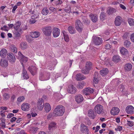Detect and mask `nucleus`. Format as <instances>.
Listing matches in <instances>:
<instances>
[{
    "instance_id": "f257e3e1",
    "label": "nucleus",
    "mask_w": 134,
    "mask_h": 134,
    "mask_svg": "<svg viewBox=\"0 0 134 134\" xmlns=\"http://www.w3.org/2000/svg\"><path fill=\"white\" fill-rule=\"evenodd\" d=\"M65 112V109L62 105L57 106L54 109L53 114L54 116H62Z\"/></svg>"
},
{
    "instance_id": "f03ea898",
    "label": "nucleus",
    "mask_w": 134,
    "mask_h": 134,
    "mask_svg": "<svg viewBox=\"0 0 134 134\" xmlns=\"http://www.w3.org/2000/svg\"><path fill=\"white\" fill-rule=\"evenodd\" d=\"M75 27L76 29L79 32H81L83 30V25L80 20H77L76 21Z\"/></svg>"
},
{
    "instance_id": "7ed1b4c3",
    "label": "nucleus",
    "mask_w": 134,
    "mask_h": 134,
    "mask_svg": "<svg viewBox=\"0 0 134 134\" xmlns=\"http://www.w3.org/2000/svg\"><path fill=\"white\" fill-rule=\"evenodd\" d=\"M52 30V27L51 26L44 27L42 29L43 33L47 36H49L51 35Z\"/></svg>"
},
{
    "instance_id": "20e7f679",
    "label": "nucleus",
    "mask_w": 134,
    "mask_h": 134,
    "mask_svg": "<svg viewBox=\"0 0 134 134\" xmlns=\"http://www.w3.org/2000/svg\"><path fill=\"white\" fill-rule=\"evenodd\" d=\"M94 110L95 112L98 114H102L104 112L103 106L99 104H98L95 106Z\"/></svg>"
},
{
    "instance_id": "39448f33",
    "label": "nucleus",
    "mask_w": 134,
    "mask_h": 134,
    "mask_svg": "<svg viewBox=\"0 0 134 134\" xmlns=\"http://www.w3.org/2000/svg\"><path fill=\"white\" fill-rule=\"evenodd\" d=\"M92 63L89 62H86L85 67V69L82 70V73L87 74L89 73V70L92 67Z\"/></svg>"
},
{
    "instance_id": "423d86ee",
    "label": "nucleus",
    "mask_w": 134,
    "mask_h": 134,
    "mask_svg": "<svg viewBox=\"0 0 134 134\" xmlns=\"http://www.w3.org/2000/svg\"><path fill=\"white\" fill-rule=\"evenodd\" d=\"M81 131L82 134H89L88 128L83 124L81 125Z\"/></svg>"
},
{
    "instance_id": "0eeeda50",
    "label": "nucleus",
    "mask_w": 134,
    "mask_h": 134,
    "mask_svg": "<svg viewBox=\"0 0 134 134\" xmlns=\"http://www.w3.org/2000/svg\"><path fill=\"white\" fill-rule=\"evenodd\" d=\"M94 92L93 90L90 88H86L84 89L82 91V93L84 95H88Z\"/></svg>"
},
{
    "instance_id": "6e6552de",
    "label": "nucleus",
    "mask_w": 134,
    "mask_h": 134,
    "mask_svg": "<svg viewBox=\"0 0 134 134\" xmlns=\"http://www.w3.org/2000/svg\"><path fill=\"white\" fill-rule=\"evenodd\" d=\"M13 33L15 35V38L17 39L20 37L22 33V30L21 29L14 30Z\"/></svg>"
},
{
    "instance_id": "1a4fd4ad",
    "label": "nucleus",
    "mask_w": 134,
    "mask_h": 134,
    "mask_svg": "<svg viewBox=\"0 0 134 134\" xmlns=\"http://www.w3.org/2000/svg\"><path fill=\"white\" fill-rule=\"evenodd\" d=\"M67 91L68 93H69L74 94L76 92V89L73 85H71L68 86L67 88Z\"/></svg>"
},
{
    "instance_id": "9d476101",
    "label": "nucleus",
    "mask_w": 134,
    "mask_h": 134,
    "mask_svg": "<svg viewBox=\"0 0 134 134\" xmlns=\"http://www.w3.org/2000/svg\"><path fill=\"white\" fill-rule=\"evenodd\" d=\"M30 105L29 104L27 103H24L21 106V109L24 111H27L29 110Z\"/></svg>"
},
{
    "instance_id": "9b49d317",
    "label": "nucleus",
    "mask_w": 134,
    "mask_h": 134,
    "mask_svg": "<svg viewBox=\"0 0 134 134\" xmlns=\"http://www.w3.org/2000/svg\"><path fill=\"white\" fill-rule=\"evenodd\" d=\"M52 34L53 35L54 37H57L59 35L60 30L58 28L54 27L53 29Z\"/></svg>"
},
{
    "instance_id": "f8f14e48",
    "label": "nucleus",
    "mask_w": 134,
    "mask_h": 134,
    "mask_svg": "<svg viewBox=\"0 0 134 134\" xmlns=\"http://www.w3.org/2000/svg\"><path fill=\"white\" fill-rule=\"evenodd\" d=\"M93 42L97 45H99L102 43V39L99 37H95L93 38Z\"/></svg>"
},
{
    "instance_id": "ddd939ff",
    "label": "nucleus",
    "mask_w": 134,
    "mask_h": 134,
    "mask_svg": "<svg viewBox=\"0 0 134 134\" xmlns=\"http://www.w3.org/2000/svg\"><path fill=\"white\" fill-rule=\"evenodd\" d=\"M44 105V103L43 100L42 98H40L39 99L37 104V107L38 109L40 110H42Z\"/></svg>"
},
{
    "instance_id": "4468645a",
    "label": "nucleus",
    "mask_w": 134,
    "mask_h": 134,
    "mask_svg": "<svg viewBox=\"0 0 134 134\" xmlns=\"http://www.w3.org/2000/svg\"><path fill=\"white\" fill-rule=\"evenodd\" d=\"M126 110L128 114H133L134 113V108L132 105H128L126 107Z\"/></svg>"
},
{
    "instance_id": "2eb2a0df",
    "label": "nucleus",
    "mask_w": 134,
    "mask_h": 134,
    "mask_svg": "<svg viewBox=\"0 0 134 134\" xmlns=\"http://www.w3.org/2000/svg\"><path fill=\"white\" fill-rule=\"evenodd\" d=\"M56 127V124L55 122H52L49 124L48 129L50 131H53L54 130Z\"/></svg>"
},
{
    "instance_id": "dca6fc26",
    "label": "nucleus",
    "mask_w": 134,
    "mask_h": 134,
    "mask_svg": "<svg viewBox=\"0 0 134 134\" xmlns=\"http://www.w3.org/2000/svg\"><path fill=\"white\" fill-rule=\"evenodd\" d=\"M19 59L22 65L23 68H25L24 65L27 62L28 59L27 57L24 56Z\"/></svg>"
},
{
    "instance_id": "f3484780",
    "label": "nucleus",
    "mask_w": 134,
    "mask_h": 134,
    "mask_svg": "<svg viewBox=\"0 0 134 134\" xmlns=\"http://www.w3.org/2000/svg\"><path fill=\"white\" fill-rule=\"evenodd\" d=\"M50 74L48 73L47 74L43 76L41 74L40 75V80L41 81H46L49 80L50 78Z\"/></svg>"
},
{
    "instance_id": "a211bd4d",
    "label": "nucleus",
    "mask_w": 134,
    "mask_h": 134,
    "mask_svg": "<svg viewBox=\"0 0 134 134\" xmlns=\"http://www.w3.org/2000/svg\"><path fill=\"white\" fill-rule=\"evenodd\" d=\"M0 65L2 66L6 67L8 65V60L4 59H1V60Z\"/></svg>"
},
{
    "instance_id": "6ab92c4d",
    "label": "nucleus",
    "mask_w": 134,
    "mask_h": 134,
    "mask_svg": "<svg viewBox=\"0 0 134 134\" xmlns=\"http://www.w3.org/2000/svg\"><path fill=\"white\" fill-rule=\"evenodd\" d=\"M119 111V109L118 108L114 107L111 110V114L113 115H115L118 114Z\"/></svg>"
},
{
    "instance_id": "aec40b11",
    "label": "nucleus",
    "mask_w": 134,
    "mask_h": 134,
    "mask_svg": "<svg viewBox=\"0 0 134 134\" xmlns=\"http://www.w3.org/2000/svg\"><path fill=\"white\" fill-rule=\"evenodd\" d=\"M89 17L93 22L95 23L97 21L98 16L96 14H90Z\"/></svg>"
},
{
    "instance_id": "412c9836",
    "label": "nucleus",
    "mask_w": 134,
    "mask_h": 134,
    "mask_svg": "<svg viewBox=\"0 0 134 134\" xmlns=\"http://www.w3.org/2000/svg\"><path fill=\"white\" fill-rule=\"evenodd\" d=\"M122 21V18L120 16H117L115 19V24L117 26H119L121 24Z\"/></svg>"
},
{
    "instance_id": "4be33fe9",
    "label": "nucleus",
    "mask_w": 134,
    "mask_h": 134,
    "mask_svg": "<svg viewBox=\"0 0 134 134\" xmlns=\"http://www.w3.org/2000/svg\"><path fill=\"white\" fill-rule=\"evenodd\" d=\"M8 58L9 61L11 63L14 62L15 60V58L14 55L12 54H9Z\"/></svg>"
},
{
    "instance_id": "5701e85b",
    "label": "nucleus",
    "mask_w": 134,
    "mask_h": 134,
    "mask_svg": "<svg viewBox=\"0 0 134 134\" xmlns=\"http://www.w3.org/2000/svg\"><path fill=\"white\" fill-rule=\"evenodd\" d=\"M7 54V50L5 48H3L0 51V56L2 58H4Z\"/></svg>"
},
{
    "instance_id": "b1692460",
    "label": "nucleus",
    "mask_w": 134,
    "mask_h": 134,
    "mask_svg": "<svg viewBox=\"0 0 134 134\" xmlns=\"http://www.w3.org/2000/svg\"><path fill=\"white\" fill-rule=\"evenodd\" d=\"M28 69L31 74L34 75L36 73L37 69L35 66H32L29 67Z\"/></svg>"
},
{
    "instance_id": "393cba45",
    "label": "nucleus",
    "mask_w": 134,
    "mask_h": 134,
    "mask_svg": "<svg viewBox=\"0 0 134 134\" xmlns=\"http://www.w3.org/2000/svg\"><path fill=\"white\" fill-rule=\"evenodd\" d=\"M75 100L78 103L82 102L84 99L82 96L81 95H78L75 97Z\"/></svg>"
},
{
    "instance_id": "a878e982",
    "label": "nucleus",
    "mask_w": 134,
    "mask_h": 134,
    "mask_svg": "<svg viewBox=\"0 0 134 134\" xmlns=\"http://www.w3.org/2000/svg\"><path fill=\"white\" fill-rule=\"evenodd\" d=\"M44 108L47 113L49 112L51 110V108L50 104L48 103H45L44 106Z\"/></svg>"
},
{
    "instance_id": "bb28decb",
    "label": "nucleus",
    "mask_w": 134,
    "mask_h": 134,
    "mask_svg": "<svg viewBox=\"0 0 134 134\" xmlns=\"http://www.w3.org/2000/svg\"><path fill=\"white\" fill-rule=\"evenodd\" d=\"M23 77L24 79H27L29 78V76L27 74V71L25 68L23 67Z\"/></svg>"
},
{
    "instance_id": "cd10ccee",
    "label": "nucleus",
    "mask_w": 134,
    "mask_h": 134,
    "mask_svg": "<svg viewBox=\"0 0 134 134\" xmlns=\"http://www.w3.org/2000/svg\"><path fill=\"white\" fill-rule=\"evenodd\" d=\"M98 73L95 72L94 75V76L93 79V81L94 83H97L99 81V78H98Z\"/></svg>"
},
{
    "instance_id": "c85d7f7f",
    "label": "nucleus",
    "mask_w": 134,
    "mask_h": 134,
    "mask_svg": "<svg viewBox=\"0 0 134 134\" xmlns=\"http://www.w3.org/2000/svg\"><path fill=\"white\" fill-rule=\"evenodd\" d=\"M40 35V33L38 32L35 31L31 33V36L33 38H36L38 37Z\"/></svg>"
},
{
    "instance_id": "c756f323",
    "label": "nucleus",
    "mask_w": 134,
    "mask_h": 134,
    "mask_svg": "<svg viewBox=\"0 0 134 134\" xmlns=\"http://www.w3.org/2000/svg\"><path fill=\"white\" fill-rule=\"evenodd\" d=\"M108 70L106 68H103L100 71V74L102 76H104L107 74Z\"/></svg>"
},
{
    "instance_id": "7c9ffc66",
    "label": "nucleus",
    "mask_w": 134,
    "mask_h": 134,
    "mask_svg": "<svg viewBox=\"0 0 134 134\" xmlns=\"http://www.w3.org/2000/svg\"><path fill=\"white\" fill-rule=\"evenodd\" d=\"M62 33L63 34L64 40L66 42H68L69 41V37L67 33L64 31H62Z\"/></svg>"
},
{
    "instance_id": "2f4dec72",
    "label": "nucleus",
    "mask_w": 134,
    "mask_h": 134,
    "mask_svg": "<svg viewBox=\"0 0 134 134\" xmlns=\"http://www.w3.org/2000/svg\"><path fill=\"white\" fill-rule=\"evenodd\" d=\"M132 68V65L130 63H127L125 64V69L127 71H130L131 70Z\"/></svg>"
},
{
    "instance_id": "473e14b6",
    "label": "nucleus",
    "mask_w": 134,
    "mask_h": 134,
    "mask_svg": "<svg viewBox=\"0 0 134 134\" xmlns=\"http://www.w3.org/2000/svg\"><path fill=\"white\" fill-rule=\"evenodd\" d=\"M120 60V57L118 55H115L113 57L112 60L115 63H117L119 62Z\"/></svg>"
},
{
    "instance_id": "72a5a7b5",
    "label": "nucleus",
    "mask_w": 134,
    "mask_h": 134,
    "mask_svg": "<svg viewBox=\"0 0 134 134\" xmlns=\"http://www.w3.org/2000/svg\"><path fill=\"white\" fill-rule=\"evenodd\" d=\"M86 78L85 76L82 75L80 74H77L76 76V79L77 80H83L85 79Z\"/></svg>"
},
{
    "instance_id": "f704fd0d",
    "label": "nucleus",
    "mask_w": 134,
    "mask_h": 134,
    "mask_svg": "<svg viewBox=\"0 0 134 134\" xmlns=\"http://www.w3.org/2000/svg\"><path fill=\"white\" fill-rule=\"evenodd\" d=\"M88 116L92 119L94 118V112L93 110H90L88 111Z\"/></svg>"
},
{
    "instance_id": "c9c22d12",
    "label": "nucleus",
    "mask_w": 134,
    "mask_h": 134,
    "mask_svg": "<svg viewBox=\"0 0 134 134\" xmlns=\"http://www.w3.org/2000/svg\"><path fill=\"white\" fill-rule=\"evenodd\" d=\"M21 25V23L19 21H17L14 25V30L21 29L20 26Z\"/></svg>"
},
{
    "instance_id": "e433bc0d",
    "label": "nucleus",
    "mask_w": 134,
    "mask_h": 134,
    "mask_svg": "<svg viewBox=\"0 0 134 134\" xmlns=\"http://www.w3.org/2000/svg\"><path fill=\"white\" fill-rule=\"evenodd\" d=\"M20 47L22 49H25L27 48V43L25 42H21L20 44Z\"/></svg>"
},
{
    "instance_id": "4c0bfd02",
    "label": "nucleus",
    "mask_w": 134,
    "mask_h": 134,
    "mask_svg": "<svg viewBox=\"0 0 134 134\" xmlns=\"http://www.w3.org/2000/svg\"><path fill=\"white\" fill-rule=\"evenodd\" d=\"M68 30L69 32L71 34H74L76 32V30L74 28L71 26H69L68 28Z\"/></svg>"
},
{
    "instance_id": "58836bf2",
    "label": "nucleus",
    "mask_w": 134,
    "mask_h": 134,
    "mask_svg": "<svg viewBox=\"0 0 134 134\" xmlns=\"http://www.w3.org/2000/svg\"><path fill=\"white\" fill-rule=\"evenodd\" d=\"M10 50L14 53H16L17 52V49L16 46L14 45H12L10 47Z\"/></svg>"
},
{
    "instance_id": "ea45409f",
    "label": "nucleus",
    "mask_w": 134,
    "mask_h": 134,
    "mask_svg": "<svg viewBox=\"0 0 134 134\" xmlns=\"http://www.w3.org/2000/svg\"><path fill=\"white\" fill-rule=\"evenodd\" d=\"M85 83L83 81L79 82L77 85V87L79 88H82L85 86Z\"/></svg>"
},
{
    "instance_id": "a19ab883",
    "label": "nucleus",
    "mask_w": 134,
    "mask_h": 134,
    "mask_svg": "<svg viewBox=\"0 0 134 134\" xmlns=\"http://www.w3.org/2000/svg\"><path fill=\"white\" fill-rule=\"evenodd\" d=\"M120 52L122 55H124L127 53V51L126 48L122 47L121 48Z\"/></svg>"
},
{
    "instance_id": "79ce46f5",
    "label": "nucleus",
    "mask_w": 134,
    "mask_h": 134,
    "mask_svg": "<svg viewBox=\"0 0 134 134\" xmlns=\"http://www.w3.org/2000/svg\"><path fill=\"white\" fill-rule=\"evenodd\" d=\"M49 13V10L46 8H44L42 11V14L43 15H46Z\"/></svg>"
},
{
    "instance_id": "37998d69",
    "label": "nucleus",
    "mask_w": 134,
    "mask_h": 134,
    "mask_svg": "<svg viewBox=\"0 0 134 134\" xmlns=\"http://www.w3.org/2000/svg\"><path fill=\"white\" fill-rule=\"evenodd\" d=\"M115 11V9L112 8H108L107 11V13L109 14H110L112 13Z\"/></svg>"
},
{
    "instance_id": "c03bdc74",
    "label": "nucleus",
    "mask_w": 134,
    "mask_h": 134,
    "mask_svg": "<svg viewBox=\"0 0 134 134\" xmlns=\"http://www.w3.org/2000/svg\"><path fill=\"white\" fill-rule=\"evenodd\" d=\"M38 129L36 127H31L30 128V132L35 133Z\"/></svg>"
},
{
    "instance_id": "a18cd8bd",
    "label": "nucleus",
    "mask_w": 134,
    "mask_h": 134,
    "mask_svg": "<svg viewBox=\"0 0 134 134\" xmlns=\"http://www.w3.org/2000/svg\"><path fill=\"white\" fill-rule=\"evenodd\" d=\"M128 22L130 26L134 25V20L133 19L131 18L129 19Z\"/></svg>"
},
{
    "instance_id": "49530a36",
    "label": "nucleus",
    "mask_w": 134,
    "mask_h": 134,
    "mask_svg": "<svg viewBox=\"0 0 134 134\" xmlns=\"http://www.w3.org/2000/svg\"><path fill=\"white\" fill-rule=\"evenodd\" d=\"M39 13H37L34 14L31 16V18L35 20L36 19L38 18L39 16Z\"/></svg>"
},
{
    "instance_id": "de8ad7c7",
    "label": "nucleus",
    "mask_w": 134,
    "mask_h": 134,
    "mask_svg": "<svg viewBox=\"0 0 134 134\" xmlns=\"http://www.w3.org/2000/svg\"><path fill=\"white\" fill-rule=\"evenodd\" d=\"M14 134H26V133H24V131L22 130L21 131H19L18 130H17L16 131H15L14 133Z\"/></svg>"
},
{
    "instance_id": "09e8293b",
    "label": "nucleus",
    "mask_w": 134,
    "mask_h": 134,
    "mask_svg": "<svg viewBox=\"0 0 134 134\" xmlns=\"http://www.w3.org/2000/svg\"><path fill=\"white\" fill-rule=\"evenodd\" d=\"M25 99V98L24 96H20L18 98L17 101L18 102H20L24 100Z\"/></svg>"
},
{
    "instance_id": "8fccbe9b",
    "label": "nucleus",
    "mask_w": 134,
    "mask_h": 134,
    "mask_svg": "<svg viewBox=\"0 0 134 134\" xmlns=\"http://www.w3.org/2000/svg\"><path fill=\"white\" fill-rule=\"evenodd\" d=\"M124 88V85H120L119 86L118 90V91L122 92L123 91Z\"/></svg>"
},
{
    "instance_id": "3c124183",
    "label": "nucleus",
    "mask_w": 134,
    "mask_h": 134,
    "mask_svg": "<svg viewBox=\"0 0 134 134\" xmlns=\"http://www.w3.org/2000/svg\"><path fill=\"white\" fill-rule=\"evenodd\" d=\"M124 44L126 47H128L131 44V42L129 41L126 40L124 42Z\"/></svg>"
},
{
    "instance_id": "603ef678",
    "label": "nucleus",
    "mask_w": 134,
    "mask_h": 134,
    "mask_svg": "<svg viewBox=\"0 0 134 134\" xmlns=\"http://www.w3.org/2000/svg\"><path fill=\"white\" fill-rule=\"evenodd\" d=\"M1 29L2 30L8 31L9 30V28L6 26H4L3 27L1 28Z\"/></svg>"
},
{
    "instance_id": "864d4df0",
    "label": "nucleus",
    "mask_w": 134,
    "mask_h": 134,
    "mask_svg": "<svg viewBox=\"0 0 134 134\" xmlns=\"http://www.w3.org/2000/svg\"><path fill=\"white\" fill-rule=\"evenodd\" d=\"M127 124L128 126L132 127L134 125V122L132 121H127Z\"/></svg>"
},
{
    "instance_id": "5fc2aeb1",
    "label": "nucleus",
    "mask_w": 134,
    "mask_h": 134,
    "mask_svg": "<svg viewBox=\"0 0 134 134\" xmlns=\"http://www.w3.org/2000/svg\"><path fill=\"white\" fill-rule=\"evenodd\" d=\"M37 20L35 19H33L31 18L29 20V23L31 24H33L35 23Z\"/></svg>"
},
{
    "instance_id": "6e6d98bb",
    "label": "nucleus",
    "mask_w": 134,
    "mask_h": 134,
    "mask_svg": "<svg viewBox=\"0 0 134 134\" xmlns=\"http://www.w3.org/2000/svg\"><path fill=\"white\" fill-rule=\"evenodd\" d=\"M122 127L121 126H118L117 128H115V130L116 131H120L122 130Z\"/></svg>"
},
{
    "instance_id": "4d7b16f0",
    "label": "nucleus",
    "mask_w": 134,
    "mask_h": 134,
    "mask_svg": "<svg viewBox=\"0 0 134 134\" xmlns=\"http://www.w3.org/2000/svg\"><path fill=\"white\" fill-rule=\"evenodd\" d=\"M3 97L5 99H7L9 98V97L8 94L5 93L3 95Z\"/></svg>"
},
{
    "instance_id": "13d9d810",
    "label": "nucleus",
    "mask_w": 134,
    "mask_h": 134,
    "mask_svg": "<svg viewBox=\"0 0 134 134\" xmlns=\"http://www.w3.org/2000/svg\"><path fill=\"white\" fill-rule=\"evenodd\" d=\"M64 10L66 12H68V13H69L70 12L71 10V9L70 7H68L66 8H65Z\"/></svg>"
},
{
    "instance_id": "bf43d9fd",
    "label": "nucleus",
    "mask_w": 134,
    "mask_h": 134,
    "mask_svg": "<svg viewBox=\"0 0 134 134\" xmlns=\"http://www.w3.org/2000/svg\"><path fill=\"white\" fill-rule=\"evenodd\" d=\"M62 3V2L61 0H58L55 2V4L57 5L61 4Z\"/></svg>"
},
{
    "instance_id": "052dcab7",
    "label": "nucleus",
    "mask_w": 134,
    "mask_h": 134,
    "mask_svg": "<svg viewBox=\"0 0 134 134\" xmlns=\"http://www.w3.org/2000/svg\"><path fill=\"white\" fill-rule=\"evenodd\" d=\"M105 16V14L103 13H101L100 15V18L101 19H103Z\"/></svg>"
},
{
    "instance_id": "680f3d73",
    "label": "nucleus",
    "mask_w": 134,
    "mask_h": 134,
    "mask_svg": "<svg viewBox=\"0 0 134 134\" xmlns=\"http://www.w3.org/2000/svg\"><path fill=\"white\" fill-rule=\"evenodd\" d=\"M130 4L131 6V7L132 8L134 5V0H131Z\"/></svg>"
},
{
    "instance_id": "e2e57ef3",
    "label": "nucleus",
    "mask_w": 134,
    "mask_h": 134,
    "mask_svg": "<svg viewBox=\"0 0 134 134\" xmlns=\"http://www.w3.org/2000/svg\"><path fill=\"white\" fill-rule=\"evenodd\" d=\"M111 46L110 44H107L105 46V47L107 49H109L111 48Z\"/></svg>"
},
{
    "instance_id": "0e129e2a",
    "label": "nucleus",
    "mask_w": 134,
    "mask_h": 134,
    "mask_svg": "<svg viewBox=\"0 0 134 134\" xmlns=\"http://www.w3.org/2000/svg\"><path fill=\"white\" fill-rule=\"evenodd\" d=\"M14 116V114L12 113L9 114L7 116V118H10Z\"/></svg>"
},
{
    "instance_id": "69168bd1",
    "label": "nucleus",
    "mask_w": 134,
    "mask_h": 134,
    "mask_svg": "<svg viewBox=\"0 0 134 134\" xmlns=\"http://www.w3.org/2000/svg\"><path fill=\"white\" fill-rule=\"evenodd\" d=\"M0 125L2 126V129L5 127L6 125L5 122L1 123L0 124Z\"/></svg>"
},
{
    "instance_id": "338daca9",
    "label": "nucleus",
    "mask_w": 134,
    "mask_h": 134,
    "mask_svg": "<svg viewBox=\"0 0 134 134\" xmlns=\"http://www.w3.org/2000/svg\"><path fill=\"white\" fill-rule=\"evenodd\" d=\"M131 39L132 42H134V33L131 35Z\"/></svg>"
},
{
    "instance_id": "774afa93",
    "label": "nucleus",
    "mask_w": 134,
    "mask_h": 134,
    "mask_svg": "<svg viewBox=\"0 0 134 134\" xmlns=\"http://www.w3.org/2000/svg\"><path fill=\"white\" fill-rule=\"evenodd\" d=\"M49 10L52 12L55 11H56V9L53 7H51L49 8Z\"/></svg>"
}]
</instances>
